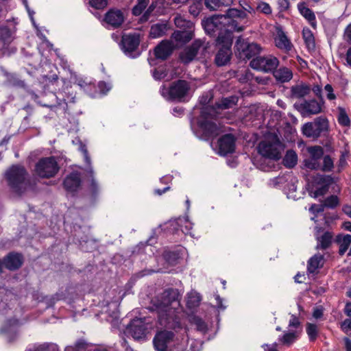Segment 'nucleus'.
Returning a JSON list of instances; mask_svg holds the SVG:
<instances>
[{
	"mask_svg": "<svg viewBox=\"0 0 351 351\" xmlns=\"http://www.w3.org/2000/svg\"><path fill=\"white\" fill-rule=\"evenodd\" d=\"M246 18L247 14L245 12L232 8L227 10L226 14L213 16L202 22L208 34L217 36L216 42L219 49L215 58L217 66H224L230 62L232 56V33L244 29L240 23Z\"/></svg>",
	"mask_w": 351,
	"mask_h": 351,
	"instance_id": "f257e3e1",
	"label": "nucleus"
},
{
	"mask_svg": "<svg viewBox=\"0 0 351 351\" xmlns=\"http://www.w3.org/2000/svg\"><path fill=\"white\" fill-rule=\"evenodd\" d=\"M8 186L17 194L23 193L29 186L28 173L23 166L12 165L5 173Z\"/></svg>",
	"mask_w": 351,
	"mask_h": 351,
	"instance_id": "f03ea898",
	"label": "nucleus"
},
{
	"mask_svg": "<svg viewBox=\"0 0 351 351\" xmlns=\"http://www.w3.org/2000/svg\"><path fill=\"white\" fill-rule=\"evenodd\" d=\"M190 85L188 82L178 80L173 82L169 87L162 85L160 88L161 95L168 101H182L188 95Z\"/></svg>",
	"mask_w": 351,
	"mask_h": 351,
	"instance_id": "7ed1b4c3",
	"label": "nucleus"
},
{
	"mask_svg": "<svg viewBox=\"0 0 351 351\" xmlns=\"http://www.w3.org/2000/svg\"><path fill=\"white\" fill-rule=\"evenodd\" d=\"M219 112L213 106H207L202 108L201 117L204 119L201 121L199 126L206 136L215 137L221 132L219 126L213 121L218 116Z\"/></svg>",
	"mask_w": 351,
	"mask_h": 351,
	"instance_id": "20e7f679",
	"label": "nucleus"
},
{
	"mask_svg": "<svg viewBox=\"0 0 351 351\" xmlns=\"http://www.w3.org/2000/svg\"><path fill=\"white\" fill-rule=\"evenodd\" d=\"M60 171V166L55 156L43 157L36 163L34 173L40 178H54Z\"/></svg>",
	"mask_w": 351,
	"mask_h": 351,
	"instance_id": "39448f33",
	"label": "nucleus"
},
{
	"mask_svg": "<svg viewBox=\"0 0 351 351\" xmlns=\"http://www.w3.org/2000/svg\"><path fill=\"white\" fill-rule=\"evenodd\" d=\"M257 148L262 156L273 160H278L282 156L283 150L282 145L276 136L262 141Z\"/></svg>",
	"mask_w": 351,
	"mask_h": 351,
	"instance_id": "423d86ee",
	"label": "nucleus"
},
{
	"mask_svg": "<svg viewBox=\"0 0 351 351\" xmlns=\"http://www.w3.org/2000/svg\"><path fill=\"white\" fill-rule=\"evenodd\" d=\"M177 293L173 289L165 290L160 300H158L154 305V310L157 311L161 318H167L174 313L175 307H171L176 301Z\"/></svg>",
	"mask_w": 351,
	"mask_h": 351,
	"instance_id": "0eeeda50",
	"label": "nucleus"
},
{
	"mask_svg": "<svg viewBox=\"0 0 351 351\" xmlns=\"http://www.w3.org/2000/svg\"><path fill=\"white\" fill-rule=\"evenodd\" d=\"M235 54L241 60H245L258 55L262 51V47L256 43H249L247 40L239 37L235 43Z\"/></svg>",
	"mask_w": 351,
	"mask_h": 351,
	"instance_id": "6e6552de",
	"label": "nucleus"
},
{
	"mask_svg": "<svg viewBox=\"0 0 351 351\" xmlns=\"http://www.w3.org/2000/svg\"><path fill=\"white\" fill-rule=\"evenodd\" d=\"M328 121L323 117H317L313 121L305 123L302 126V132L308 138H317L328 130Z\"/></svg>",
	"mask_w": 351,
	"mask_h": 351,
	"instance_id": "1a4fd4ad",
	"label": "nucleus"
},
{
	"mask_svg": "<svg viewBox=\"0 0 351 351\" xmlns=\"http://www.w3.org/2000/svg\"><path fill=\"white\" fill-rule=\"evenodd\" d=\"M279 63V60L276 57L268 55L253 58L250 65L255 70L264 73H270L273 72L278 66Z\"/></svg>",
	"mask_w": 351,
	"mask_h": 351,
	"instance_id": "9d476101",
	"label": "nucleus"
},
{
	"mask_svg": "<svg viewBox=\"0 0 351 351\" xmlns=\"http://www.w3.org/2000/svg\"><path fill=\"white\" fill-rule=\"evenodd\" d=\"M306 151L308 156L304 160V166L311 170H319L324 154L323 147L319 145L309 146Z\"/></svg>",
	"mask_w": 351,
	"mask_h": 351,
	"instance_id": "9b49d317",
	"label": "nucleus"
},
{
	"mask_svg": "<svg viewBox=\"0 0 351 351\" xmlns=\"http://www.w3.org/2000/svg\"><path fill=\"white\" fill-rule=\"evenodd\" d=\"M208 44L201 39L195 40L191 46L186 47L180 54L181 61L188 64L193 61L199 51L204 52L208 47Z\"/></svg>",
	"mask_w": 351,
	"mask_h": 351,
	"instance_id": "f8f14e48",
	"label": "nucleus"
},
{
	"mask_svg": "<svg viewBox=\"0 0 351 351\" xmlns=\"http://www.w3.org/2000/svg\"><path fill=\"white\" fill-rule=\"evenodd\" d=\"M139 43V34H128L122 36L121 47L126 55L132 56V53L137 49Z\"/></svg>",
	"mask_w": 351,
	"mask_h": 351,
	"instance_id": "ddd939ff",
	"label": "nucleus"
},
{
	"mask_svg": "<svg viewBox=\"0 0 351 351\" xmlns=\"http://www.w3.org/2000/svg\"><path fill=\"white\" fill-rule=\"evenodd\" d=\"M295 106L303 117L319 114L322 108V104L315 99L305 100Z\"/></svg>",
	"mask_w": 351,
	"mask_h": 351,
	"instance_id": "4468645a",
	"label": "nucleus"
},
{
	"mask_svg": "<svg viewBox=\"0 0 351 351\" xmlns=\"http://www.w3.org/2000/svg\"><path fill=\"white\" fill-rule=\"evenodd\" d=\"M235 141L234 136L231 134L222 136L218 141V153L221 156L233 153L235 149Z\"/></svg>",
	"mask_w": 351,
	"mask_h": 351,
	"instance_id": "2eb2a0df",
	"label": "nucleus"
},
{
	"mask_svg": "<svg viewBox=\"0 0 351 351\" xmlns=\"http://www.w3.org/2000/svg\"><path fill=\"white\" fill-rule=\"evenodd\" d=\"M274 43L277 48L285 53H289L293 48V45L281 27H276Z\"/></svg>",
	"mask_w": 351,
	"mask_h": 351,
	"instance_id": "dca6fc26",
	"label": "nucleus"
},
{
	"mask_svg": "<svg viewBox=\"0 0 351 351\" xmlns=\"http://www.w3.org/2000/svg\"><path fill=\"white\" fill-rule=\"evenodd\" d=\"M124 19V14L121 10L111 9L105 14L104 21L108 25L115 29L123 24Z\"/></svg>",
	"mask_w": 351,
	"mask_h": 351,
	"instance_id": "f3484780",
	"label": "nucleus"
},
{
	"mask_svg": "<svg viewBox=\"0 0 351 351\" xmlns=\"http://www.w3.org/2000/svg\"><path fill=\"white\" fill-rule=\"evenodd\" d=\"M82 178L80 173L73 171L67 175L63 181L64 189L69 193L77 192L81 186Z\"/></svg>",
	"mask_w": 351,
	"mask_h": 351,
	"instance_id": "a211bd4d",
	"label": "nucleus"
},
{
	"mask_svg": "<svg viewBox=\"0 0 351 351\" xmlns=\"http://www.w3.org/2000/svg\"><path fill=\"white\" fill-rule=\"evenodd\" d=\"M146 326L142 319H134L128 325V332L134 339H141L145 337Z\"/></svg>",
	"mask_w": 351,
	"mask_h": 351,
	"instance_id": "6ab92c4d",
	"label": "nucleus"
},
{
	"mask_svg": "<svg viewBox=\"0 0 351 351\" xmlns=\"http://www.w3.org/2000/svg\"><path fill=\"white\" fill-rule=\"evenodd\" d=\"M173 333L171 331H161L156 334L154 339V345L158 351H166L168 343L173 338Z\"/></svg>",
	"mask_w": 351,
	"mask_h": 351,
	"instance_id": "aec40b11",
	"label": "nucleus"
},
{
	"mask_svg": "<svg viewBox=\"0 0 351 351\" xmlns=\"http://www.w3.org/2000/svg\"><path fill=\"white\" fill-rule=\"evenodd\" d=\"M173 44L170 40L161 41L154 49V56L157 59L166 60L173 51Z\"/></svg>",
	"mask_w": 351,
	"mask_h": 351,
	"instance_id": "412c9836",
	"label": "nucleus"
},
{
	"mask_svg": "<svg viewBox=\"0 0 351 351\" xmlns=\"http://www.w3.org/2000/svg\"><path fill=\"white\" fill-rule=\"evenodd\" d=\"M298 10L300 14L308 21L313 28H317V20L314 12L311 10L305 2H300L298 4Z\"/></svg>",
	"mask_w": 351,
	"mask_h": 351,
	"instance_id": "4be33fe9",
	"label": "nucleus"
},
{
	"mask_svg": "<svg viewBox=\"0 0 351 351\" xmlns=\"http://www.w3.org/2000/svg\"><path fill=\"white\" fill-rule=\"evenodd\" d=\"M272 73L276 80L280 83L288 82L293 78L292 71L286 66L276 68Z\"/></svg>",
	"mask_w": 351,
	"mask_h": 351,
	"instance_id": "5701e85b",
	"label": "nucleus"
},
{
	"mask_svg": "<svg viewBox=\"0 0 351 351\" xmlns=\"http://www.w3.org/2000/svg\"><path fill=\"white\" fill-rule=\"evenodd\" d=\"M324 263V256L320 254H316L308 260L307 271L310 274H317L318 269L323 267Z\"/></svg>",
	"mask_w": 351,
	"mask_h": 351,
	"instance_id": "b1692460",
	"label": "nucleus"
},
{
	"mask_svg": "<svg viewBox=\"0 0 351 351\" xmlns=\"http://www.w3.org/2000/svg\"><path fill=\"white\" fill-rule=\"evenodd\" d=\"M23 263V257L19 254H10L4 260L3 264L10 270L19 268Z\"/></svg>",
	"mask_w": 351,
	"mask_h": 351,
	"instance_id": "393cba45",
	"label": "nucleus"
},
{
	"mask_svg": "<svg viewBox=\"0 0 351 351\" xmlns=\"http://www.w3.org/2000/svg\"><path fill=\"white\" fill-rule=\"evenodd\" d=\"M332 234L330 232H325L322 236H317V250H326L332 244Z\"/></svg>",
	"mask_w": 351,
	"mask_h": 351,
	"instance_id": "a878e982",
	"label": "nucleus"
},
{
	"mask_svg": "<svg viewBox=\"0 0 351 351\" xmlns=\"http://www.w3.org/2000/svg\"><path fill=\"white\" fill-rule=\"evenodd\" d=\"M310 91V87L304 84H296L291 88V97L298 99L308 95Z\"/></svg>",
	"mask_w": 351,
	"mask_h": 351,
	"instance_id": "bb28decb",
	"label": "nucleus"
},
{
	"mask_svg": "<svg viewBox=\"0 0 351 351\" xmlns=\"http://www.w3.org/2000/svg\"><path fill=\"white\" fill-rule=\"evenodd\" d=\"M194 36L193 29L176 31L172 34V38L180 43H187Z\"/></svg>",
	"mask_w": 351,
	"mask_h": 351,
	"instance_id": "cd10ccee",
	"label": "nucleus"
},
{
	"mask_svg": "<svg viewBox=\"0 0 351 351\" xmlns=\"http://www.w3.org/2000/svg\"><path fill=\"white\" fill-rule=\"evenodd\" d=\"M238 102V97L236 96H231L226 98H223L220 101L215 104V106H213L216 110L219 109H228L234 107Z\"/></svg>",
	"mask_w": 351,
	"mask_h": 351,
	"instance_id": "c85d7f7f",
	"label": "nucleus"
},
{
	"mask_svg": "<svg viewBox=\"0 0 351 351\" xmlns=\"http://www.w3.org/2000/svg\"><path fill=\"white\" fill-rule=\"evenodd\" d=\"M232 0H205L204 4L210 10H217L232 4Z\"/></svg>",
	"mask_w": 351,
	"mask_h": 351,
	"instance_id": "c756f323",
	"label": "nucleus"
},
{
	"mask_svg": "<svg viewBox=\"0 0 351 351\" xmlns=\"http://www.w3.org/2000/svg\"><path fill=\"white\" fill-rule=\"evenodd\" d=\"M167 30L166 24L157 23L153 25L149 31V36L152 38H156L162 36L165 34Z\"/></svg>",
	"mask_w": 351,
	"mask_h": 351,
	"instance_id": "7c9ffc66",
	"label": "nucleus"
},
{
	"mask_svg": "<svg viewBox=\"0 0 351 351\" xmlns=\"http://www.w3.org/2000/svg\"><path fill=\"white\" fill-rule=\"evenodd\" d=\"M176 26L182 30L191 29L193 28V23L190 20H186L183 16L177 14L174 18Z\"/></svg>",
	"mask_w": 351,
	"mask_h": 351,
	"instance_id": "2f4dec72",
	"label": "nucleus"
},
{
	"mask_svg": "<svg viewBox=\"0 0 351 351\" xmlns=\"http://www.w3.org/2000/svg\"><path fill=\"white\" fill-rule=\"evenodd\" d=\"M302 37L304 40V43L306 45V47L309 49H313L315 47V38L314 35L312 32V31L308 28L304 27L302 29Z\"/></svg>",
	"mask_w": 351,
	"mask_h": 351,
	"instance_id": "473e14b6",
	"label": "nucleus"
},
{
	"mask_svg": "<svg viewBox=\"0 0 351 351\" xmlns=\"http://www.w3.org/2000/svg\"><path fill=\"white\" fill-rule=\"evenodd\" d=\"M298 161V156L293 150H288L283 158V165L289 168L293 167Z\"/></svg>",
	"mask_w": 351,
	"mask_h": 351,
	"instance_id": "72a5a7b5",
	"label": "nucleus"
},
{
	"mask_svg": "<svg viewBox=\"0 0 351 351\" xmlns=\"http://www.w3.org/2000/svg\"><path fill=\"white\" fill-rule=\"evenodd\" d=\"M322 163H321V167L319 170L324 172H330L334 168V160L329 155H323L322 158Z\"/></svg>",
	"mask_w": 351,
	"mask_h": 351,
	"instance_id": "f704fd0d",
	"label": "nucleus"
},
{
	"mask_svg": "<svg viewBox=\"0 0 351 351\" xmlns=\"http://www.w3.org/2000/svg\"><path fill=\"white\" fill-rule=\"evenodd\" d=\"M339 123L343 126H349L350 125V119L347 114L346 109L342 106L337 107Z\"/></svg>",
	"mask_w": 351,
	"mask_h": 351,
	"instance_id": "c9c22d12",
	"label": "nucleus"
},
{
	"mask_svg": "<svg viewBox=\"0 0 351 351\" xmlns=\"http://www.w3.org/2000/svg\"><path fill=\"white\" fill-rule=\"evenodd\" d=\"M338 241L339 244V254L343 256L351 244V235L346 234L341 238H339Z\"/></svg>",
	"mask_w": 351,
	"mask_h": 351,
	"instance_id": "e433bc0d",
	"label": "nucleus"
},
{
	"mask_svg": "<svg viewBox=\"0 0 351 351\" xmlns=\"http://www.w3.org/2000/svg\"><path fill=\"white\" fill-rule=\"evenodd\" d=\"M201 301V297L196 293H191L187 298V306L189 308H194L199 306Z\"/></svg>",
	"mask_w": 351,
	"mask_h": 351,
	"instance_id": "4c0bfd02",
	"label": "nucleus"
},
{
	"mask_svg": "<svg viewBox=\"0 0 351 351\" xmlns=\"http://www.w3.org/2000/svg\"><path fill=\"white\" fill-rule=\"evenodd\" d=\"M306 330L310 341H315L318 333L317 326L314 324L307 323Z\"/></svg>",
	"mask_w": 351,
	"mask_h": 351,
	"instance_id": "58836bf2",
	"label": "nucleus"
},
{
	"mask_svg": "<svg viewBox=\"0 0 351 351\" xmlns=\"http://www.w3.org/2000/svg\"><path fill=\"white\" fill-rule=\"evenodd\" d=\"M297 339L295 332H286L284 335L279 339L281 343L287 346H290Z\"/></svg>",
	"mask_w": 351,
	"mask_h": 351,
	"instance_id": "ea45409f",
	"label": "nucleus"
},
{
	"mask_svg": "<svg viewBox=\"0 0 351 351\" xmlns=\"http://www.w3.org/2000/svg\"><path fill=\"white\" fill-rule=\"evenodd\" d=\"M0 40L3 42V45H9L13 40L11 32L4 28L0 31Z\"/></svg>",
	"mask_w": 351,
	"mask_h": 351,
	"instance_id": "a19ab883",
	"label": "nucleus"
},
{
	"mask_svg": "<svg viewBox=\"0 0 351 351\" xmlns=\"http://www.w3.org/2000/svg\"><path fill=\"white\" fill-rule=\"evenodd\" d=\"M147 0H137V4L132 9L133 14L136 16L140 15L147 7Z\"/></svg>",
	"mask_w": 351,
	"mask_h": 351,
	"instance_id": "79ce46f5",
	"label": "nucleus"
},
{
	"mask_svg": "<svg viewBox=\"0 0 351 351\" xmlns=\"http://www.w3.org/2000/svg\"><path fill=\"white\" fill-rule=\"evenodd\" d=\"M191 323L195 324L197 329L202 332H206L207 330V326L206 323L199 317L194 316L191 318Z\"/></svg>",
	"mask_w": 351,
	"mask_h": 351,
	"instance_id": "37998d69",
	"label": "nucleus"
},
{
	"mask_svg": "<svg viewBox=\"0 0 351 351\" xmlns=\"http://www.w3.org/2000/svg\"><path fill=\"white\" fill-rule=\"evenodd\" d=\"M339 204V199L336 195H330L324 202V206L327 208H334Z\"/></svg>",
	"mask_w": 351,
	"mask_h": 351,
	"instance_id": "c03bdc74",
	"label": "nucleus"
},
{
	"mask_svg": "<svg viewBox=\"0 0 351 351\" xmlns=\"http://www.w3.org/2000/svg\"><path fill=\"white\" fill-rule=\"evenodd\" d=\"M256 10L265 14H270L272 12V10L269 4L264 1H261L258 3Z\"/></svg>",
	"mask_w": 351,
	"mask_h": 351,
	"instance_id": "a18cd8bd",
	"label": "nucleus"
},
{
	"mask_svg": "<svg viewBox=\"0 0 351 351\" xmlns=\"http://www.w3.org/2000/svg\"><path fill=\"white\" fill-rule=\"evenodd\" d=\"M324 91L326 92V98L329 101H335L336 99L337 96L334 93V89L330 84H328L324 86Z\"/></svg>",
	"mask_w": 351,
	"mask_h": 351,
	"instance_id": "49530a36",
	"label": "nucleus"
},
{
	"mask_svg": "<svg viewBox=\"0 0 351 351\" xmlns=\"http://www.w3.org/2000/svg\"><path fill=\"white\" fill-rule=\"evenodd\" d=\"M90 4L96 9H102L108 4V0H90Z\"/></svg>",
	"mask_w": 351,
	"mask_h": 351,
	"instance_id": "de8ad7c7",
	"label": "nucleus"
},
{
	"mask_svg": "<svg viewBox=\"0 0 351 351\" xmlns=\"http://www.w3.org/2000/svg\"><path fill=\"white\" fill-rule=\"evenodd\" d=\"M341 330L347 335H351V319H346L341 324Z\"/></svg>",
	"mask_w": 351,
	"mask_h": 351,
	"instance_id": "09e8293b",
	"label": "nucleus"
},
{
	"mask_svg": "<svg viewBox=\"0 0 351 351\" xmlns=\"http://www.w3.org/2000/svg\"><path fill=\"white\" fill-rule=\"evenodd\" d=\"M328 186L325 185V186H321L320 188L316 189L313 193V195H312L313 197L316 198L317 197H319V196H322L324 195V194L326 193V192L328 191Z\"/></svg>",
	"mask_w": 351,
	"mask_h": 351,
	"instance_id": "8fccbe9b",
	"label": "nucleus"
},
{
	"mask_svg": "<svg viewBox=\"0 0 351 351\" xmlns=\"http://www.w3.org/2000/svg\"><path fill=\"white\" fill-rule=\"evenodd\" d=\"M9 82L12 86L15 87L24 88L25 86V84L23 81L15 77L10 79Z\"/></svg>",
	"mask_w": 351,
	"mask_h": 351,
	"instance_id": "3c124183",
	"label": "nucleus"
},
{
	"mask_svg": "<svg viewBox=\"0 0 351 351\" xmlns=\"http://www.w3.org/2000/svg\"><path fill=\"white\" fill-rule=\"evenodd\" d=\"M278 4L281 11L287 10L290 7V3L289 0H278Z\"/></svg>",
	"mask_w": 351,
	"mask_h": 351,
	"instance_id": "603ef678",
	"label": "nucleus"
},
{
	"mask_svg": "<svg viewBox=\"0 0 351 351\" xmlns=\"http://www.w3.org/2000/svg\"><path fill=\"white\" fill-rule=\"evenodd\" d=\"M300 322L298 318L295 315H292L291 317V319L289 320V326L293 327V328H297L300 326Z\"/></svg>",
	"mask_w": 351,
	"mask_h": 351,
	"instance_id": "864d4df0",
	"label": "nucleus"
},
{
	"mask_svg": "<svg viewBox=\"0 0 351 351\" xmlns=\"http://www.w3.org/2000/svg\"><path fill=\"white\" fill-rule=\"evenodd\" d=\"M48 345L46 343L34 346L27 351H46L48 350Z\"/></svg>",
	"mask_w": 351,
	"mask_h": 351,
	"instance_id": "5fc2aeb1",
	"label": "nucleus"
},
{
	"mask_svg": "<svg viewBox=\"0 0 351 351\" xmlns=\"http://www.w3.org/2000/svg\"><path fill=\"white\" fill-rule=\"evenodd\" d=\"M165 76V74L162 71L157 70V69H155L153 73V77L156 80H161V79L164 78Z\"/></svg>",
	"mask_w": 351,
	"mask_h": 351,
	"instance_id": "6e6d98bb",
	"label": "nucleus"
},
{
	"mask_svg": "<svg viewBox=\"0 0 351 351\" xmlns=\"http://www.w3.org/2000/svg\"><path fill=\"white\" fill-rule=\"evenodd\" d=\"M322 315H323V310L322 308H316L314 309L313 313V317H315V319H319V318L322 317Z\"/></svg>",
	"mask_w": 351,
	"mask_h": 351,
	"instance_id": "4d7b16f0",
	"label": "nucleus"
},
{
	"mask_svg": "<svg viewBox=\"0 0 351 351\" xmlns=\"http://www.w3.org/2000/svg\"><path fill=\"white\" fill-rule=\"evenodd\" d=\"M82 152L84 154V157L85 162L87 165H90V158L88 156V151H87L86 148L84 146L83 147H82Z\"/></svg>",
	"mask_w": 351,
	"mask_h": 351,
	"instance_id": "13d9d810",
	"label": "nucleus"
},
{
	"mask_svg": "<svg viewBox=\"0 0 351 351\" xmlns=\"http://www.w3.org/2000/svg\"><path fill=\"white\" fill-rule=\"evenodd\" d=\"M189 12L194 16H197L199 14V10L197 5L194 4L189 7Z\"/></svg>",
	"mask_w": 351,
	"mask_h": 351,
	"instance_id": "bf43d9fd",
	"label": "nucleus"
},
{
	"mask_svg": "<svg viewBox=\"0 0 351 351\" xmlns=\"http://www.w3.org/2000/svg\"><path fill=\"white\" fill-rule=\"evenodd\" d=\"M343 311L347 316L351 317V302L346 303Z\"/></svg>",
	"mask_w": 351,
	"mask_h": 351,
	"instance_id": "052dcab7",
	"label": "nucleus"
},
{
	"mask_svg": "<svg viewBox=\"0 0 351 351\" xmlns=\"http://www.w3.org/2000/svg\"><path fill=\"white\" fill-rule=\"evenodd\" d=\"M343 213L351 218V205H345L342 208Z\"/></svg>",
	"mask_w": 351,
	"mask_h": 351,
	"instance_id": "680f3d73",
	"label": "nucleus"
},
{
	"mask_svg": "<svg viewBox=\"0 0 351 351\" xmlns=\"http://www.w3.org/2000/svg\"><path fill=\"white\" fill-rule=\"evenodd\" d=\"M344 343H345V348L346 351H351V340L348 338L345 337L343 339Z\"/></svg>",
	"mask_w": 351,
	"mask_h": 351,
	"instance_id": "e2e57ef3",
	"label": "nucleus"
},
{
	"mask_svg": "<svg viewBox=\"0 0 351 351\" xmlns=\"http://www.w3.org/2000/svg\"><path fill=\"white\" fill-rule=\"evenodd\" d=\"M346 60L347 64L351 67V47L347 50Z\"/></svg>",
	"mask_w": 351,
	"mask_h": 351,
	"instance_id": "0e129e2a",
	"label": "nucleus"
},
{
	"mask_svg": "<svg viewBox=\"0 0 351 351\" xmlns=\"http://www.w3.org/2000/svg\"><path fill=\"white\" fill-rule=\"evenodd\" d=\"M345 34L347 38L351 40V23L348 25L346 29Z\"/></svg>",
	"mask_w": 351,
	"mask_h": 351,
	"instance_id": "69168bd1",
	"label": "nucleus"
},
{
	"mask_svg": "<svg viewBox=\"0 0 351 351\" xmlns=\"http://www.w3.org/2000/svg\"><path fill=\"white\" fill-rule=\"evenodd\" d=\"M122 346L123 347L125 348V351H134L133 349L130 346H129L128 342L125 340H123Z\"/></svg>",
	"mask_w": 351,
	"mask_h": 351,
	"instance_id": "338daca9",
	"label": "nucleus"
},
{
	"mask_svg": "<svg viewBox=\"0 0 351 351\" xmlns=\"http://www.w3.org/2000/svg\"><path fill=\"white\" fill-rule=\"evenodd\" d=\"M343 227L346 230L351 232V222H350V221L344 222Z\"/></svg>",
	"mask_w": 351,
	"mask_h": 351,
	"instance_id": "774afa93",
	"label": "nucleus"
}]
</instances>
